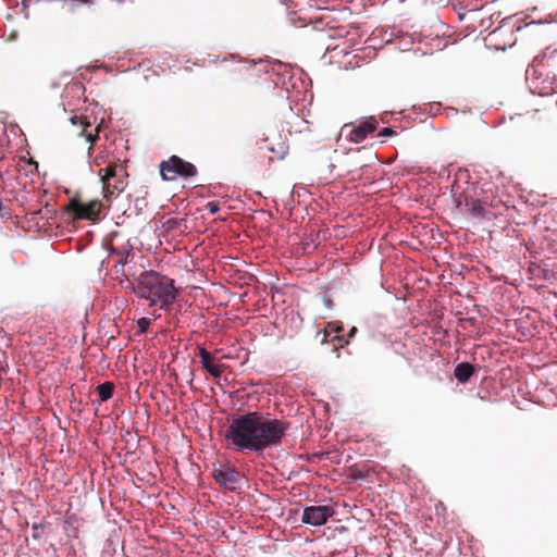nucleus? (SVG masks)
I'll return each instance as SVG.
<instances>
[{
	"label": "nucleus",
	"instance_id": "aec40b11",
	"mask_svg": "<svg viewBox=\"0 0 557 557\" xmlns=\"http://www.w3.org/2000/svg\"><path fill=\"white\" fill-rule=\"evenodd\" d=\"M356 332H357V329H356V327H352V329L349 331L348 336H349V337H351Z\"/></svg>",
	"mask_w": 557,
	"mask_h": 557
},
{
	"label": "nucleus",
	"instance_id": "9d476101",
	"mask_svg": "<svg viewBox=\"0 0 557 557\" xmlns=\"http://www.w3.org/2000/svg\"><path fill=\"white\" fill-rule=\"evenodd\" d=\"M377 127V121L373 117L361 122L359 125L352 127L348 134V139L351 143L359 144L363 141L367 136L373 133Z\"/></svg>",
	"mask_w": 557,
	"mask_h": 557
},
{
	"label": "nucleus",
	"instance_id": "f257e3e1",
	"mask_svg": "<svg viewBox=\"0 0 557 557\" xmlns=\"http://www.w3.org/2000/svg\"><path fill=\"white\" fill-rule=\"evenodd\" d=\"M287 429L286 421L252 411L234 417L225 431L224 440L227 448L260 453L280 445Z\"/></svg>",
	"mask_w": 557,
	"mask_h": 557
},
{
	"label": "nucleus",
	"instance_id": "6e6552de",
	"mask_svg": "<svg viewBox=\"0 0 557 557\" xmlns=\"http://www.w3.org/2000/svg\"><path fill=\"white\" fill-rule=\"evenodd\" d=\"M213 478L220 486L234 491L237 487L240 474L234 468L220 467L213 470Z\"/></svg>",
	"mask_w": 557,
	"mask_h": 557
},
{
	"label": "nucleus",
	"instance_id": "f8f14e48",
	"mask_svg": "<svg viewBox=\"0 0 557 557\" xmlns=\"http://www.w3.org/2000/svg\"><path fill=\"white\" fill-rule=\"evenodd\" d=\"M474 373V367L469 362L458 363L455 368L454 374L459 383H466Z\"/></svg>",
	"mask_w": 557,
	"mask_h": 557
},
{
	"label": "nucleus",
	"instance_id": "39448f33",
	"mask_svg": "<svg viewBox=\"0 0 557 557\" xmlns=\"http://www.w3.org/2000/svg\"><path fill=\"white\" fill-rule=\"evenodd\" d=\"M102 209V202L94 199L89 202H83L77 197L72 198L66 210L78 220H97Z\"/></svg>",
	"mask_w": 557,
	"mask_h": 557
},
{
	"label": "nucleus",
	"instance_id": "4468645a",
	"mask_svg": "<svg viewBox=\"0 0 557 557\" xmlns=\"http://www.w3.org/2000/svg\"><path fill=\"white\" fill-rule=\"evenodd\" d=\"M99 398L101 401H107L113 396L114 384L112 382H104L97 387Z\"/></svg>",
	"mask_w": 557,
	"mask_h": 557
},
{
	"label": "nucleus",
	"instance_id": "20e7f679",
	"mask_svg": "<svg viewBox=\"0 0 557 557\" xmlns=\"http://www.w3.org/2000/svg\"><path fill=\"white\" fill-rule=\"evenodd\" d=\"M161 177L164 181H174L178 176L187 178L197 175V168L177 156H171L159 165Z\"/></svg>",
	"mask_w": 557,
	"mask_h": 557
},
{
	"label": "nucleus",
	"instance_id": "6ab92c4d",
	"mask_svg": "<svg viewBox=\"0 0 557 557\" xmlns=\"http://www.w3.org/2000/svg\"><path fill=\"white\" fill-rule=\"evenodd\" d=\"M103 158L101 156H97L95 159H94V163L96 165H100L101 163H103Z\"/></svg>",
	"mask_w": 557,
	"mask_h": 557
},
{
	"label": "nucleus",
	"instance_id": "2eb2a0df",
	"mask_svg": "<svg viewBox=\"0 0 557 557\" xmlns=\"http://www.w3.org/2000/svg\"><path fill=\"white\" fill-rule=\"evenodd\" d=\"M150 324H151V321L148 318H140L137 321V326H138V330H139L140 333L147 332L149 326H150Z\"/></svg>",
	"mask_w": 557,
	"mask_h": 557
},
{
	"label": "nucleus",
	"instance_id": "f03ea898",
	"mask_svg": "<svg viewBox=\"0 0 557 557\" xmlns=\"http://www.w3.org/2000/svg\"><path fill=\"white\" fill-rule=\"evenodd\" d=\"M132 289L138 297L148 300L150 306H159L160 309H168L177 295L174 281L154 271L143 272Z\"/></svg>",
	"mask_w": 557,
	"mask_h": 557
},
{
	"label": "nucleus",
	"instance_id": "412c9836",
	"mask_svg": "<svg viewBox=\"0 0 557 557\" xmlns=\"http://www.w3.org/2000/svg\"><path fill=\"white\" fill-rule=\"evenodd\" d=\"M348 127H349V125H348V124H345V125L343 126V131H344V129H346V128H348Z\"/></svg>",
	"mask_w": 557,
	"mask_h": 557
},
{
	"label": "nucleus",
	"instance_id": "f3484780",
	"mask_svg": "<svg viewBox=\"0 0 557 557\" xmlns=\"http://www.w3.org/2000/svg\"><path fill=\"white\" fill-rule=\"evenodd\" d=\"M396 135V132L391 127H384L380 133L379 136L381 137H388Z\"/></svg>",
	"mask_w": 557,
	"mask_h": 557
},
{
	"label": "nucleus",
	"instance_id": "0eeeda50",
	"mask_svg": "<svg viewBox=\"0 0 557 557\" xmlns=\"http://www.w3.org/2000/svg\"><path fill=\"white\" fill-rule=\"evenodd\" d=\"M262 141L264 145L260 146V149H267L273 154L270 157L271 161L273 159L281 160L288 152V146L281 140V135L277 132H271L262 139Z\"/></svg>",
	"mask_w": 557,
	"mask_h": 557
},
{
	"label": "nucleus",
	"instance_id": "423d86ee",
	"mask_svg": "<svg viewBox=\"0 0 557 557\" xmlns=\"http://www.w3.org/2000/svg\"><path fill=\"white\" fill-rule=\"evenodd\" d=\"M335 513L330 506H309L302 511L301 521L314 527L323 525Z\"/></svg>",
	"mask_w": 557,
	"mask_h": 557
},
{
	"label": "nucleus",
	"instance_id": "9b49d317",
	"mask_svg": "<svg viewBox=\"0 0 557 557\" xmlns=\"http://www.w3.org/2000/svg\"><path fill=\"white\" fill-rule=\"evenodd\" d=\"M198 356L200 357L202 368L210 373L213 377H220L221 374L225 370V366L223 363L214 362V358L211 352H209L203 347H198Z\"/></svg>",
	"mask_w": 557,
	"mask_h": 557
},
{
	"label": "nucleus",
	"instance_id": "a211bd4d",
	"mask_svg": "<svg viewBox=\"0 0 557 557\" xmlns=\"http://www.w3.org/2000/svg\"><path fill=\"white\" fill-rule=\"evenodd\" d=\"M128 255H129V252H127L124 257L121 258V260L119 261L120 265L123 267V265H125L127 263Z\"/></svg>",
	"mask_w": 557,
	"mask_h": 557
},
{
	"label": "nucleus",
	"instance_id": "ddd939ff",
	"mask_svg": "<svg viewBox=\"0 0 557 557\" xmlns=\"http://www.w3.org/2000/svg\"><path fill=\"white\" fill-rule=\"evenodd\" d=\"M466 208L474 218H483L484 216V208L480 200L470 199L466 201Z\"/></svg>",
	"mask_w": 557,
	"mask_h": 557
},
{
	"label": "nucleus",
	"instance_id": "1a4fd4ad",
	"mask_svg": "<svg viewBox=\"0 0 557 557\" xmlns=\"http://www.w3.org/2000/svg\"><path fill=\"white\" fill-rule=\"evenodd\" d=\"M73 124H78L82 127L79 135L86 138V141L90 143L88 148V153L90 154L92 150V145L99 139L100 124L97 126H92L90 122L87 121L86 116H75L72 119Z\"/></svg>",
	"mask_w": 557,
	"mask_h": 557
},
{
	"label": "nucleus",
	"instance_id": "7ed1b4c3",
	"mask_svg": "<svg viewBox=\"0 0 557 557\" xmlns=\"http://www.w3.org/2000/svg\"><path fill=\"white\" fill-rule=\"evenodd\" d=\"M102 184L103 197L109 199L121 194L127 186V173L123 165L115 162L98 171Z\"/></svg>",
	"mask_w": 557,
	"mask_h": 557
},
{
	"label": "nucleus",
	"instance_id": "dca6fc26",
	"mask_svg": "<svg viewBox=\"0 0 557 557\" xmlns=\"http://www.w3.org/2000/svg\"><path fill=\"white\" fill-rule=\"evenodd\" d=\"M206 208L208 209V211L211 213V214H215L219 212L220 210V206H219V202L216 201H210L206 205Z\"/></svg>",
	"mask_w": 557,
	"mask_h": 557
}]
</instances>
